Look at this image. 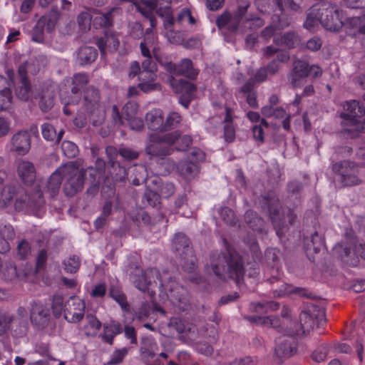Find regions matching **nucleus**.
<instances>
[{
  "instance_id": "f257e3e1",
  "label": "nucleus",
  "mask_w": 365,
  "mask_h": 365,
  "mask_svg": "<svg viewBox=\"0 0 365 365\" xmlns=\"http://www.w3.org/2000/svg\"><path fill=\"white\" fill-rule=\"evenodd\" d=\"M259 319L262 324L279 329V331H284L287 334L299 335L312 331L316 321L318 326L322 325L325 322V314L323 310L312 307L307 310L302 312L299 316V324L293 322L289 319H284L283 324L286 326L285 329L280 327L279 319L277 317L270 316L259 317Z\"/></svg>"
},
{
  "instance_id": "f03ea898",
  "label": "nucleus",
  "mask_w": 365,
  "mask_h": 365,
  "mask_svg": "<svg viewBox=\"0 0 365 365\" xmlns=\"http://www.w3.org/2000/svg\"><path fill=\"white\" fill-rule=\"evenodd\" d=\"M208 273L213 272L219 278L226 280L234 279L239 283L244 274V269L241 259L236 255L229 253L227 257L221 253H213L210 256V262L206 266Z\"/></svg>"
},
{
  "instance_id": "7ed1b4c3",
  "label": "nucleus",
  "mask_w": 365,
  "mask_h": 365,
  "mask_svg": "<svg viewBox=\"0 0 365 365\" xmlns=\"http://www.w3.org/2000/svg\"><path fill=\"white\" fill-rule=\"evenodd\" d=\"M341 117L344 119V131L351 137L355 138L361 132H365V110L356 101L346 102Z\"/></svg>"
},
{
  "instance_id": "20e7f679",
  "label": "nucleus",
  "mask_w": 365,
  "mask_h": 365,
  "mask_svg": "<svg viewBox=\"0 0 365 365\" xmlns=\"http://www.w3.org/2000/svg\"><path fill=\"white\" fill-rule=\"evenodd\" d=\"M45 58L40 57L36 58L31 62H25L19 67V74L21 76L20 84L16 89V96L23 101H27L32 98H36V91H33L29 82L26 78V73H30L35 74L38 72L41 67L45 66Z\"/></svg>"
},
{
  "instance_id": "39448f33",
  "label": "nucleus",
  "mask_w": 365,
  "mask_h": 365,
  "mask_svg": "<svg viewBox=\"0 0 365 365\" xmlns=\"http://www.w3.org/2000/svg\"><path fill=\"white\" fill-rule=\"evenodd\" d=\"M180 134L178 131L164 135L152 133L148 137L145 147V153L153 157L163 158L172 153L171 145L178 139Z\"/></svg>"
},
{
  "instance_id": "423d86ee",
  "label": "nucleus",
  "mask_w": 365,
  "mask_h": 365,
  "mask_svg": "<svg viewBox=\"0 0 365 365\" xmlns=\"http://www.w3.org/2000/svg\"><path fill=\"white\" fill-rule=\"evenodd\" d=\"M63 178L66 180L63 187L65 194L73 196L83 187L85 171L73 163H69L63 165Z\"/></svg>"
},
{
  "instance_id": "0eeeda50",
  "label": "nucleus",
  "mask_w": 365,
  "mask_h": 365,
  "mask_svg": "<svg viewBox=\"0 0 365 365\" xmlns=\"http://www.w3.org/2000/svg\"><path fill=\"white\" fill-rule=\"evenodd\" d=\"M249 6L250 4L248 2H243L239 5L235 14H232L229 11H225L217 19L216 21L218 28L232 32L238 29L241 31L244 16L247 13Z\"/></svg>"
},
{
  "instance_id": "6e6552de",
  "label": "nucleus",
  "mask_w": 365,
  "mask_h": 365,
  "mask_svg": "<svg viewBox=\"0 0 365 365\" xmlns=\"http://www.w3.org/2000/svg\"><path fill=\"white\" fill-rule=\"evenodd\" d=\"M81 113L94 119L104 116L105 111L101 105L99 91L93 86H89L85 91Z\"/></svg>"
},
{
  "instance_id": "1a4fd4ad",
  "label": "nucleus",
  "mask_w": 365,
  "mask_h": 365,
  "mask_svg": "<svg viewBox=\"0 0 365 365\" xmlns=\"http://www.w3.org/2000/svg\"><path fill=\"white\" fill-rule=\"evenodd\" d=\"M173 245L176 252H178L182 257V268L188 272H192L195 268V259L192 255V251L190 247V241L187 236L182 233L175 235Z\"/></svg>"
},
{
  "instance_id": "9d476101",
  "label": "nucleus",
  "mask_w": 365,
  "mask_h": 365,
  "mask_svg": "<svg viewBox=\"0 0 365 365\" xmlns=\"http://www.w3.org/2000/svg\"><path fill=\"white\" fill-rule=\"evenodd\" d=\"M319 23L327 30L336 31L341 28L343 21L339 17L336 6L322 4L319 6Z\"/></svg>"
},
{
  "instance_id": "9b49d317",
  "label": "nucleus",
  "mask_w": 365,
  "mask_h": 365,
  "mask_svg": "<svg viewBox=\"0 0 365 365\" xmlns=\"http://www.w3.org/2000/svg\"><path fill=\"white\" fill-rule=\"evenodd\" d=\"M333 170L337 173L339 180L344 186L358 185L360 180L356 175L357 168L351 162L344 161L333 165Z\"/></svg>"
},
{
  "instance_id": "f8f14e48",
  "label": "nucleus",
  "mask_w": 365,
  "mask_h": 365,
  "mask_svg": "<svg viewBox=\"0 0 365 365\" xmlns=\"http://www.w3.org/2000/svg\"><path fill=\"white\" fill-rule=\"evenodd\" d=\"M282 6L278 8L279 13L276 11L272 17V22L278 30H282L289 26L292 19L288 14L299 9V6L293 0H283Z\"/></svg>"
},
{
  "instance_id": "ddd939ff",
  "label": "nucleus",
  "mask_w": 365,
  "mask_h": 365,
  "mask_svg": "<svg viewBox=\"0 0 365 365\" xmlns=\"http://www.w3.org/2000/svg\"><path fill=\"white\" fill-rule=\"evenodd\" d=\"M161 285L165 286V289L168 290L167 296L172 304L180 310L186 309L189 304V299L188 293L183 287L180 286L174 281H170L168 284H164L161 282Z\"/></svg>"
},
{
  "instance_id": "4468645a",
  "label": "nucleus",
  "mask_w": 365,
  "mask_h": 365,
  "mask_svg": "<svg viewBox=\"0 0 365 365\" xmlns=\"http://www.w3.org/2000/svg\"><path fill=\"white\" fill-rule=\"evenodd\" d=\"M86 304L78 297H71L65 304L64 318L70 323L81 321L85 314Z\"/></svg>"
},
{
  "instance_id": "2eb2a0df",
  "label": "nucleus",
  "mask_w": 365,
  "mask_h": 365,
  "mask_svg": "<svg viewBox=\"0 0 365 365\" xmlns=\"http://www.w3.org/2000/svg\"><path fill=\"white\" fill-rule=\"evenodd\" d=\"M170 84L175 93H180V103L187 108L194 97L195 86L185 80L176 81L173 77L170 79Z\"/></svg>"
},
{
  "instance_id": "dca6fc26",
  "label": "nucleus",
  "mask_w": 365,
  "mask_h": 365,
  "mask_svg": "<svg viewBox=\"0 0 365 365\" xmlns=\"http://www.w3.org/2000/svg\"><path fill=\"white\" fill-rule=\"evenodd\" d=\"M158 350L157 344L153 340H148L140 349V355L143 361L148 365H163L160 358L166 359L168 354L164 352L157 354Z\"/></svg>"
},
{
  "instance_id": "f3484780",
  "label": "nucleus",
  "mask_w": 365,
  "mask_h": 365,
  "mask_svg": "<svg viewBox=\"0 0 365 365\" xmlns=\"http://www.w3.org/2000/svg\"><path fill=\"white\" fill-rule=\"evenodd\" d=\"M31 142V135L27 130L18 131L11 138L10 150L19 155H25L30 150Z\"/></svg>"
},
{
  "instance_id": "a211bd4d",
  "label": "nucleus",
  "mask_w": 365,
  "mask_h": 365,
  "mask_svg": "<svg viewBox=\"0 0 365 365\" xmlns=\"http://www.w3.org/2000/svg\"><path fill=\"white\" fill-rule=\"evenodd\" d=\"M30 319L38 329L46 327L50 320L49 309L42 303L34 302L31 306Z\"/></svg>"
},
{
  "instance_id": "6ab92c4d",
  "label": "nucleus",
  "mask_w": 365,
  "mask_h": 365,
  "mask_svg": "<svg viewBox=\"0 0 365 365\" xmlns=\"http://www.w3.org/2000/svg\"><path fill=\"white\" fill-rule=\"evenodd\" d=\"M165 163L168 165V172L173 171L175 169H177L178 172L187 180L194 178L198 173V166L197 163L194 162L187 160L180 161L178 165H176L173 160L168 159Z\"/></svg>"
},
{
  "instance_id": "aec40b11",
  "label": "nucleus",
  "mask_w": 365,
  "mask_h": 365,
  "mask_svg": "<svg viewBox=\"0 0 365 365\" xmlns=\"http://www.w3.org/2000/svg\"><path fill=\"white\" fill-rule=\"evenodd\" d=\"M309 63L302 60H296L293 68L288 75V79L294 88L300 86L302 79L309 76Z\"/></svg>"
},
{
  "instance_id": "412c9836",
  "label": "nucleus",
  "mask_w": 365,
  "mask_h": 365,
  "mask_svg": "<svg viewBox=\"0 0 365 365\" xmlns=\"http://www.w3.org/2000/svg\"><path fill=\"white\" fill-rule=\"evenodd\" d=\"M157 274V271L153 269L142 270L136 269L133 275V282L135 287L140 291L145 292L149 290V286L151 282V277Z\"/></svg>"
},
{
  "instance_id": "4be33fe9",
  "label": "nucleus",
  "mask_w": 365,
  "mask_h": 365,
  "mask_svg": "<svg viewBox=\"0 0 365 365\" xmlns=\"http://www.w3.org/2000/svg\"><path fill=\"white\" fill-rule=\"evenodd\" d=\"M36 99L39 98V106L41 110L46 112L53 105L55 88L52 86L41 87L36 91Z\"/></svg>"
},
{
  "instance_id": "5701e85b",
  "label": "nucleus",
  "mask_w": 365,
  "mask_h": 365,
  "mask_svg": "<svg viewBox=\"0 0 365 365\" xmlns=\"http://www.w3.org/2000/svg\"><path fill=\"white\" fill-rule=\"evenodd\" d=\"M278 204H279V200L274 196V194L269 195L267 198L264 197L262 200V209L267 212L270 218L272 221V223L277 230V234L279 235V229L277 220V217L275 216H277L279 215V210H278Z\"/></svg>"
},
{
  "instance_id": "b1692460",
  "label": "nucleus",
  "mask_w": 365,
  "mask_h": 365,
  "mask_svg": "<svg viewBox=\"0 0 365 365\" xmlns=\"http://www.w3.org/2000/svg\"><path fill=\"white\" fill-rule=\"evenodd\" d=\"M148 128L151 130L164 132V115L162 110L155 108L145 115Z\"/></svg>"
},
{
  "instance_id": "393cba45",
  "label": "nucleus",
  "mask_w": 365,
  "mask_h": 365,
  "mask_svg": "<svg viewBox=\"0 0 365 365\" xmlns=\"http://www.w3.org/2000/svg\"><path fill=\"white\" fill-rule=\"evenodd\" d=\"M150 49H152L153 56L157 61H159V47L156 37L150 32V29H146L144 41L140 43V51L142 56H149Z\"/></svg>"
},
{
  "instance_id": "a878e982",
  "label": "nucleus",
  "mask_w": 365,
  "mask_h": 365,
  "mask_svg": "<svg viewBox=\"0 0 365 365\" xmlns=\"http://www.w3.org/2000/svg\"><path fill=\"white\" fill-rule=\"evenodd\" d=\"M17 173L25 184L32 183L36 178V170L32 163L21 160L17 163Z\"/></svg>"
},
{
  "instance_id": "bb28decb",
  "label": "nucleus",
  "mask_w": 365,
  "mask_h": 365,
  "mask_svg": "<svg viewBox=\"0 0 365 365\" xmlns=\"http://www.w3.org/2000/svg\"><path fill=\"white\" fill-rule=\"evenodd\" d=\"M295 352V347L293 346L290 339L279 337L276 341L275 354L280 359H285L292 356Z\"/></svg>"
},
{
  "instance_id": "cd10ccee",
  "label": "nucleus",
  "mask_w": 365,
  "mask_h": 365,
  "mask_svg": "<svg viewBox=\"0 0 365 365\" xmlns=\"http://www.w3.org/2000/svg\"><path fill=\"white\" fill-rule=\"evenodd\" d=\"M123 331L121 324L116 321H110L103 324V333L101 335L102 340L113 344L114 337Z\"/></svg>"
},
{
  "instance_id": "c85d7f7f",
  "label": "nucleus",
  "mask_w": 365,
  "mask_h": 365,
  "mask_svg": "<svg viewBox=\"0 0 365 365\" xmlns=\"http://www.w3.org/2000/svg\"><path fill=\"white\" fill-rule=\"evenodd\" d=\"M156 78L157 76L154 73H150L149 75H140L138 87L144 93L160 91L161 86L155 82Z\"/></svg>"
},
{
  "instance_id": "c756f323",
  "label": "nucleus",
  "mask_w": 365,
  "mask_h": 365,
  "mask_svg": "<svg viewBox=\"0 0 365 365\" xmlns=\"http://www.w3.org/2000/svg\"><path fill=\"white\" fill-rule=\"evenodd\" d=\"M43 203L44 200L42 197V193L37 191L31 196L26 195L25 198L22 200L16 199L15 207L17 210H21L24 206H26L35 209L40 207Z\"/></svg>"
},
{
  "instance_id": "7c9ffc66",
  "label": "nucleus",
  "mask_w": 365,
  "mask_h": 365,
  "mask_svg": "<svg viewBox=\"0 0 365 365\" xmlns=\"http://www.w3.org/2000/svg\"><path fill=\"white\" fill-rule=\"evenodd\" d=\"M246 223L257 234L261 235L267 232L264 222L257 214L251 210L247 211L245 215Z\"/></svg>"
},
{
  "instance_id": "2f4dec72",
  "label": "nucleus",
  "mask_w": 365,
  "mask_h": 365,
  "mask_svg": "<svg viewBox=\"0 0 365 365\" xmlns=\"http://www.w3.org/2000/svg\"><path fill=\"white\" fill-rule=\"evenodd\" d=\"M63 178V165L54 171L48 180L46 188L51 196H55L61 187Z\"/></svg>"
},
{
  "instance_id": "473e14b6",
  "label": "nucleus",
  "mask_w": 365,
  "mask_h": 365,
  "mask_svg": "<svg viewBox=\"0 0 365 365\" xmlns=\"http://www.w3.org/2000/svg\"><path fill=\"white\" fill-rule=\"evenodd\" d=\"M96 50L91 46L81 47L77 53V60L79 64L84 66L93 62L97 57Z\"/></svg>"
},
{
  "instance_id": "72a5a7b5",
  "label": "nucleus",
  "mask_w": 365,
  "mask_h": 365,
  "mask_svg": "<svg viewBox=\"0 0 365 365\" xmlns=\"http://www.w3.org/2000/svg\"><path fill=\"white\" fill-rule=\"evenodd\" d=\"M299 37L294 32H288L282 36L274 37V42L278 46H284L289 48L295 47L299 42Z\"/></svg>"
},
{
  "instance_id": "f704fd0d",
  "label": "nucleus",
  "mask_w": 365,
  "mask_h": 365,
  "mask_svg": "<svg viewBox=\"0 0 365 365\" xmlns=\"http://www.w3.org/2000/svg\"><path fill=\"white\" fill-rule=\"evenodd\" d=\"M225 118L224 119V138L226 142L231 143L235 139V128L232 123V116L230 108H225Z\"/></svg>"
},
{
  "instance_id": "c9c22d12",
  "label": "nucleus",
  "mask_w": 365,
  "mask_h": 365,
  "mask_svg": "<svg viewBox=\"0 0 365 365\" xmlns=\"http://www.w3.org/2000/svg\"><path fill=\"white\" fill-rule=\"evenodd\" d=\"M334 254L346 263L354 264L353 250L344 242L336 244L333 249Z\"/></svg>"
},
{
  "instance_id": "e433bc0d",
  "label": "nucleus",
  "mask_w": 365,
  "mask_h": 365,
  "mask_svg": "<svg viewBox=\"0 0 365 365\" xmlns=\"http://www.w3.org/2000/svg\"><path fill=\"white\" fill-rule=\"evenodd\" d=\"M136 9L145 17L153 14L154 10L157 9V0H141L135 4Z\"/></svg>"
},
{
  "instance_id": "4c0bfd02",
  "label": "nucleus",
  "mask_w": 365,
  "mask_h": 365,
  "mask_svg": "<svg viewBox=\"0 0 365 365\" xmlns=\"http://www.w3.org/2000/svg\"><path fill=\"white\" fill-rule=\"evenodd\" d=\"M41 133L43 137L46 140H56V143H59L63 137L64 131L61 130L57 133L53 126L46 123L42 125Z\"/></svg>"
},
{
  "instance_id": "58836bf2",
  "label": "nucleus",
  "mask_w": 365,
  "mask_h": 365,
  "mask_svg": "<svg viewBox=\"0 0 365 365\" xmlns=\"http://www.w3.org/2000/svg\"><path fill=\"white\" fill-rule=\"evenodd\" d=\"M97 45L103 54L106 53L107 48L110 50H116L119 45V41L114 34H109L106 36V39H98Z\"/></svg>"
},
{
  "instance_id": "ea45409f",
  "label": "nucleus",
  "mask_w": 365,
  "mask_h": 365,
  "mask_svg": "<svg viewBox=\"0 0 365 365\" xmlns=\"http://www.w3.org/2000/svg\"><path fill=\"white\" fill-rule=\"evenodd\" d=\"M319 6H314L309 14H307V19L304 23V27L307 29H314L319 23Z\"/></svg>"
},
{
  "instance_id": "a19ab883",
  "label": "nucleus",
  "mask_w": 365,
  "mask_h": 365,
  "mask_svg": "<svg viewBox=\"0 0 365 365\" xmlns=\"http://www.w3.org/2000/svg\"><path fill=\"white\" fill-rule=\"evenodd\" d=\"M88 81V77L86 73H78L73 75L72 77V93L75 95L78 94Z\"/></svg>"
},
{
  "instance_id": "79ce46f5",
  "label": "nucleus",
  "mask_w": 365,
  "mask_h": 365,
  "mask_svg": "<svg viewBox=\"0 0 365 365\" xmlns=\"http://www.w3.org/2000/svg\"><path fill=\"white\" fill-rule=\"evenodd\" d=\"M178 72H180V75L190 78H194L198 74L197 71L193 68L192 61L187 58H185L181 61L179 65Z\"/></svg>"
},
{
  "instance_id": "37998d69",
  "label": "nucleus",
  "mask_w": 365,
  "mask_h": 365,
  "mask_svg": "<svg viewBox=\"0 0 365 365\" xmlns=\"http://www.w3.org/2000/svg\"><path fill=\"white\" fill-rule=\"evenodd\" d=\"M87 325L85 326V333L88 336H96L99 331L101 323L93 315L87 316Z\"/></svg>"
},
{
  "instance_id": "c03bdc74",
  "label": "nucleus",
  "mask_w": 365,
  "mask_h": 365,
  "mask_svg": "<svg viewBox=\"0 0 365 365\" xmlns=\"http://www.w3.org/2000/svg\"><path fill=\"white\" fill-rule=\"evenodd\" d=\"M158 6L156 13L160 16L173 13L172 7L178 2V0H157Z\"/></svg>"
},
{
  "instance_id": "a18cd8bd",
  "label": "nucleus",
  "mask_w": 365,
  "mask_h": 365,
  "mask_svg": "<svg viewBox=\"0 0 365 365\" xmlns=\"http://www.w3.org/2000/svg\"><path fill=\"white\" fill-rule=\"evenodd\" d=\"M16 195V190L11 186H6L3 188L0 196V207H5L11 202Z\"/></svg>"
},
{
  "instance_id": "49530a36",
  "label": "nucleus",
  "mask_w": 365,
  "mask_h": 365,
  "mask_svg": "<svg viewBox=\"0 0 365 365\" xmlns=\"http://www.w3.org/2000/svg\"><path fill=\"white\" fill-rule=\"evenodd\" d=\"M182 120L181 115L175 111L170 112L164 119V132L174 129Z\"/></svg>"
},
{
  "instance_id": "de8ad7c7",
  "label": "nucleus",
  "mask_w": 365,
  "mask_h": 365,
  "mask_svg": "<svg viewBox=\"0 0 365 365\" xmlns=\"http://www.w3.org/2000/svg\"><path fill=\"white\" fill-rule=\"evenodd\" d=\"M47 23V19L46 17H41L37 21L32 34V40L41 43L43 41V31L46 24Z\"/></svg>"
},
{
  "instance_id": "09e8293b",
  "label": "nucleus",
  "mask_w": 365,
  "mask_h": 365,
  "mask_svg": "<svg viewBox=\"0 0 365 365\" xmlns=\"http://www.w3.org/2000/svg\"><path fill=\"white\" fill-rule=\"evenodd\" d=\"M264 24V21L259 17L252 16L249 18L244 19L241 32H245L247 29H257L262 26Z\"/></svg>"
},
{
  "instance_id": "8fccbe9b",
  "label": "nucleus",
  "mask_w": 365,
  "mask_h": 365,
  "mask_svg": "<svg viewBox=\"0 0 365 365\" xmlns=\"http://www.w3.org/2000/svg\"><path fill=\"white\" fill-rule=\"evenodd\" d=\"M15 319L13 314L4 312L0 313V336L6 334L11 328V325Z\"/></svg>"
},
{
  "instance_id": "3c124183",
  "label": "nucleus",
  "mask_w": 365,
  "mask_h": 365,
  "mask_svg": "<svg viewBox=\"0 0 365 365\" xmlns=\"http://www.w3.org/2000/svg\"><path fill=\"white\" fill-rule=\"evenodd\" d=\"M145 59L142 62L143 70L140 75H149L150 73H155L157 66L155 61L152 60V55L149 53V56H143Z\"/></svg>"
},
{
  "instance_id": "603ef678",
  "label": "nucleus",
  "mask_w": 365,
  "mask_h": 365,
  "mask_svg": "<svg viewBox=\"0 0 365 365\" xmlns=\"http://www.w3.org/2000/svg\"><path fill=\"white\" fill-rule=\"evenodd\" d=\"M138 105L133 101L128 102L123 108V116L125 120L136 116Z\"/></svg>"
},
{
  "instance_id": "864d4df0",
  "label": "nucleus",
  "mask_w": 365,
  "mask_h": 365,
  "mask_svg": "<svg viewBox=\"0 0 365 365\" xmlns=\"http://www.w3.org/2000/svg\"><path fill=\"white\" fill-rule=\"evenodd\" d=\"M110 296L119 304L122 309H126L128 307L126 297L120 289L112 287L110 290Z\"/></svg>"
},
{
  "instance_id": "5fc2aeb1",
  "label": "nucleus",
  "mask_w": 365,
  "mask_h": 365,
  "mask_svg": "<svg viewBox=\"0 0 365 365\" xmlns=\"http://www.w3.org/2000/svg\"><path fill=\"white\" fill-rule=\"evenodd\" d=\"M11 103V93L9 88L0 91V110L7 109Z\"/></svg>"
},
{
  "instance_id": "6e6d98bb",
  "label": "nucleus",
  "mask_w": 365,
  "mask_h": 365,
  "mask_svg": "<svg viewBox=\"0 0 365 365\" xmlns=\"http://www.w3.org/2000/svg\"><path fill=\"white\" fill-rule=\"evenodd\" d=\"M128 349L125 347L115 350L113 352L110 356V359L108 364L110 365H116L120 364L124 357L128 354Z\"/></svg>"
},
{
  "instance_id": "4d7b16f0",
  "label": "nucleus",
  "mask_w": 365,
  "mask_h": 365,
  "mask_svg": "<svg viewBox=\"0 0 365 365\" xmlns=\"http://www.w3.org/2000/svg\"><path fill=\"white\" fill-rule=\"evenodd\" d=\"M283 0H255V4L258 10L261 12H266L267 8L269 7L272 4H274L277 8L282 6Z\"/></svg>"
},
{
  "instance_id": "13d9d810",
  "label": "nucleus",
  "mask_w": 365,
  "mask_h": 365,
  "mask_svg": "<svg viewBox=\"0 0 365 365\" xmlns=\"http://www.w3.org/2000/svg\"><path fill=\"white\" fill-rule=\"evenodd\" d=\"M61 147L63 154L68 158H74L78 153L76 145L71 141H63Z\"/></svg>"
},
{
  "instance_id": "bf43d9fd",
  "label": "nucleus",
  "mask_w": 365,
  "mask_h": 365,
  "mask_svg": "<svg viewBox=\"0 0 365 365\" xmlns=\"http://www.w3.org/2000/svg\"><path fill=\"white\" fill-rule=\"evenodd\" d=\"M65 269L70 273L76 272L81 264V260L78 257L73 255L70 257L64 263Z\"/></svg>"
},
{
  "instance_id": "052dcab7",
  "label": "nucleus",
  "mask_w": 365,
  "mask_h": 365,
  "mask_svg": "<svg viewBox=\"0 0 365 365\" xmlns=\"http://www.w3.org/2000/svg\"><path fill=\"white\" fill-rule=\"evenodd\" d=\"M93 24L100 27H108L111 25L110 13L99 14L94 18Z\"/></svg>"
},
{
  "instance_id": "680f3d73",
  "label": "nucleus",
  "mask_w": 365,
  "mask_h": 365,
  "mask_svg": "<svg viewBox=\"0 0 365 365\" xmlns=\"http://www.w3.org/2000/svg\"><path fill=\"white\" fill-rule=\"evenodd\" d=\"M220 215L223 220L230 225L236 223V218L233 211L228 207H223L220 210Z\"/></svg>"
},
{
  "instance_id": "e2e57ef3",
  "label": "nucleus",
  "mask_w": 365,
  "mask_h": 365,
  "mask_svg": "<svg viewBox=\"0 0 365 365\" xmlns=\"http://www.w3.org/2000/svg\"><path fill=\"white\" fill-rule=\"evenodd\" d=\"M63 308V298L61 295H55L53 298L52 309L55 315H61Z\"/></svg>"
},
{
  "instance_id": "0e129e2a",
  "label": "nucleus",
  "mask_w": 365,
  "mask_h": 365,
  "mask_svg": "<svg viewBox=\"0 0 365 365\" xmlns=\"http://www.w3.org/2000/svg\"><path fill=\"white\" fill-rule=\"evenodd\" d=\"M91 15L88 12H82L78 16V23L82 29H87L90 27Z\"/></svg>"
},
{
  "instance_id": "69168bd1",
  "label": "nucleus",
  "mask_w": 365,
  "mask_h": 365,
  "mask_svg": "<svg viewBox=\"0 0 365 365\" xmlns=\"http://www.w3.org/2000/svg\"><path fill=\"white\" fill-rule=\"evenodd\" d=\"M31 252V247L26 240H22L18 245V255L21 259L26 258Z\"/></svg>"
},
{
  "instance_id": "338daca9",
  "label": "nucleus",
  "mask_w": 365,
  "mask_h": 365,
  "mask_svg": "<svg viewBox=\"0 0 365 365\" xmlns=\"http://www.w3.org/2000/svg\"><path fill=\"white\" fill-rule=\"evenodd\" d=\"M178 21L180 23L187 21L190 24H194L195 20L192 17L190 11L187 9H184L178 14Z\"/></svg>"
},
{
  "instance_id": "774afa93",
  "label": "nucleus",
  "mask_w": 365,
  "mask_h": 365,
  "mask_svg": "<svg viewBox=\"0 0 365 365\" xmlns=\"http://www.w3.org/2000/svg\"><path fill=\"white\" fill-rule=\"evenodd\" d=\"M15 237L14 228L11 225H4L0 227V237L5 238L7 240H12Z\"/></svg>"
}]
</instances>
